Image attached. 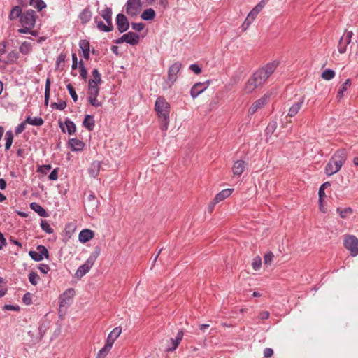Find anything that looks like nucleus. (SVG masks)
<instances>
[{"label":"nucleus","instance_id":"f257e3e1","mask_svg":"<svg viewBox=\"0 0 358 358\" xmlns=\"http://www.w3.org/2000/svg\"><path fill=\"white\" fill-rule=\"evenodd\" d=\"M278 64L279 62L278 61H272L259 68L248 78L244 85L243 91L246 94H250L254 92L255 89L262 87L268 78L275 71Z\"/></svg>","mask_w":358,"mask_h":358},{"label":"nucleus","instance_id":"f03ea898","mask_svg":"<svg viewBox=\"0 0 358 358\" xmlns=\"http://www.w3.org/2000/svg\"><path fill=\"white\" fill-rule=\"evenodd\" d=\"M92 76L93 78L90 79L88 82L87 100L92 106L99 107L102 103L97 99V96L99 94V85L101 83V76L98 69L93 70Z\"/></svg>","mask_w":358,"mask_h":358},{"label":"nucleus","instance_id":"7ed1b4c3","mask_svg":"<svg viewBox=\"0 0 358 358\" xmlns=\"http://www.w3.org/2000/svg\"><path fill=\"white\" fill-rule=\"evenodd\" d=\"M347 159L346 150H337L331 157L325 166V173L331 176L338 172Z\"/></svg>","mask_w":358,"mask_h":358},{"label":"nucleus","instance_id":"20e7f679","mask_svg":"<svg viewBox=\"0 0 358 358\" xmlns=\"http://www.w3.org/2000/svg\"><path fill=\"white\" fill-rule=\"evenodd\" d=\"M36 13L32 10L23 13L20 18L22 28L18 29V32L21 34H30L34 36H36L38 31L31 30L36 23Z\"/></svg>","mask_w":358,"mask_h":358},{"label":"nucleus","instance_id":"39448f33","mask_svg":"<svg viewBox=\"0 0 358 358\" xmlns=\"http://www.w3.org/2000/svg\"><path fill=\"white\" fill-rule=\"evenodd\" d=\"M100 248L96 247L94 251L90 255L85 262L78 268L75 274L76 278H81L90 271V268L92 267L97 257L100 255Z\"/></svg>","mask_w":358,"mask_h":358},{"label":"nucleus","instance_id":"423d86ee","mask_svg":"<svg viewBox=\"0 0 358 358\" xmlns=\"http://www.w3.org/2000/svg\"><path fill=\"white\" fill-rule=\"evenodd\" d=\"M182 63L176 62L171 65L168 69L167 79L165 80L163 85V90H166L171 87L178 79V73L182 69Z\"/></svg>","mask_w":358,"mask_h":358},{"label":"nucleus","instance_id":"0eeeda50","mask_svg":"<svg viewBox=\"0 0 358 358\" xmlns=\"http://www.w3.org/2000/svg\"><path fill=\"white\" fill-rule=\"evenodd\" d=\"M155 110L160 119L167 120L169 118L170 104L164 97L159 96L155 104Z\"/></svg>","mask_w":358,"mask_h":358},{"label":"nucleus","instance_id":"6e6552de","mask_svg":"<svg viewBox=\"0 0 358 358\" xmlns=\"http://www.w3.org/2000/svg\"><path fill=\"white\" fill-rule=\"evenodd\" d=\"M270 96L264 94L263 96L252 103L248 109V115H253L258 110L263 108L268 102Z\"/></svg>","mask_w":358,"mask_h":358},{"label":"nucleus","instance_id":"1a4fd4ad","mask_svg":"<svg viewBox=\"0 0 358 358\" xmlns=\"http://www.w3.org/2000/svg\"><path fill=\"white\" fill-rule=\"evenodd\" d=\"M345 248L350 251L351 255H358V238L355 236H348L344 240Z\"/></svg>","mask_w":358,"mask_h":358},{"label":"nucleus","instance_id":"9d476101","mask_svg":"<svg viewBox=\"0 0 358 358\" xmlns=\"http://www.w3.org/2000/svg\"><path fill=\"white\" fill-rule=\"evenodd\" d=\"M140 0H128L126 5V13L129 16H136L141 10Z\"/></svg>","mask_w":358,"mask_h":358},{"label":"nucleus","instance_id":"9b49d317","mask_svg":"<svg viewBox=\"0 0 358 358\" xmlns=\"http://www.w3.org/2000/svg\"><path fill=\"white\" fill-rule=\"evenodd\" d=\"M209 85L210 80H207L203 83L198 82L195 83L190 90V95L192 98H196L208 87Z\"/></svg>","mask_w":358,"mask_h":358},{"label":"nucleus","instance_id":"f8f14e48","mask_svg":"<svg viewBox=\"0 0 358 358\" xmlns=\"http://www.w3.org/2000/svg\"><path fill=\"white\" fill-rule=\"evenodd\" d=\"M353 33L352 31H345L344 34L339 40L338 45V52L341 54L346 52L347 45L351 42Z\"/></svg>","mask_w":358,"mask_h":358},{"label":"nucleus","instance_id":"ddd939ff","mask_svg":"<svg viewBox=\"0 0 358 358\" xmlns=\"http://www.w3.org/2000/svg\"><path fill=\"white\" fill-rule=\"evenodd\" d=\"M116 24L120 33L127 31L129 27V21L127 17L122 13H119L116 16Z\"/></svg>","mask_w":358,"mask_h":358},{"label":"nucleus","instance_id":"4468645a","mask_svg":"<svg viewBox=\"0 0 358 358\" xmlns=\"http://www.w3.org/2000/svg\"><path fill=\"white\" fill-rule=\"evenodd\" d=\"M305 101V97L302 96L296 102H294L289 108L287 115L285 118L287 117H294L297 115L299 111L301 110L302 106L303 105Z\"/></svg>","mask_w":358,"mask_h":358},{"label":"nucleus","instance_id":"2eb2a0df","mask_svg":"<svg viewBox=\"0 0 358 358\" xmlns=\"http://www.w3.org/2000/svg\"><path fill=\"white\" fill-rule=\"evenodd\" d=\"M183 336H184V333H183L182 330H180L178 332L176 338H170L169 341L171 343V345L167 347L165 349V352H173L174 350H176L177 349V348L178 347L180 341H182Z\"/></svg>","mask_w":358,"mask_h":358},{"label":"nucleus","instance_id":"dca6fc26","mask_svg":"<svg viewBox=\"0 0 358 358\" xmlns=\"http://www.w3.org/2000/svg\"><path fill=\"white\" fill-rule=\"evenodd\" d=\"M247 166V163L243 160L236 161L232 166V172L234 176H241L245 171Z\"/></svg>","mask_w":358,"mask_h":358},{"label":"nucleus","instance_id":"f3484780","mask_svg":"<svg viewBox=\"0 0 358 358\" xmlns=\"http://www.w3.org/2000/svg\"><path fill=\"white\" fill-rule=\"evenodd\" d=\"M59 127L63 132H67L69 135L73 134L76 131V127L74 122L69 119L64 122V125L59 122Z\"/></svg>","mask_w":358,"mask_h":358},{"label":"nucleus","instance_id":"a211bd4d","mask_svg":"<svg viewBox=\"0 0 358 358\" xmlns=\"http://www.w3.org/2000/svg\"><path fill=\"white\" fill-rule=\"evenodd\" d=\"M68 145L72 151H81L83 150L85 144L82 141L73 138L69 140Z\"/></svg>","mask_w":358,"mask_h":358},{"label":"nucleus","instance_id":"6ab92c4d","mask_svg":"<svg viewBox=\"0 0 358 358\" xmlns=\"http://www.w3.org/2000/svg\"><path fill=\"white\" fill-rule=\"evenodd\" d=\"M92 17V11L90 7L84 8L78 15V18L82 24H85L89 22Z\"/></svg>","mask_w":358,"mask_h":358},{"label":"nucleus","instance_id":"aec40b11","mask_svg":"<svg viewBox=\"0 0 358 358\" xmlns=\"http://www.w3.org/2000/svg\"><path fill=\"white\" fill-rule=\"evenodd\" d=\"M122 333V328L121 327H115L112 331L109 333L108 335L106 342L107 343H109L113 346L114 342L115 340L120 336V335Z\"/></svg>","mask_w":358,"mask_h":358},{"label":"nucleus","instance_id":"412c9836","mask_svg":"<svg viewBox=\"0 0 358 358\" xmlns=\"http://www.w3.org/2000/svg\"><path fill=\"white\" fill-rule=\"evenodd\" d=\"M123 37H126L124 42L130 45H135L139 43V35L135 32L129 31L127 34H123Z\"/></svg>","mask_w":358,"mask_h":358},{"label":"nucleus","instance_id":"4be33fe9","mask_svg":"<svg viewBox=\"0 0 358 358\" xmlns=\"http://www.w3.org/2000/svg\"><path fill=\"white\" fill-rule=\"evenodd\" d=\"M94 236V233L93 231L85 229L80 232L78 239L81 243H85L93 238Z\"/></svg>","mask_w":358,"mask_h":358},{"label":"nucleus","instance_id":"5701e85b","mask_svg":"<svg viewBox=\"0 0 358 358\" xmlns=\"http://www.w3.org/2000/svg\"><path fill=\"white\" fill-rule=\"evenodd\" d=\"M100 169L101 162L99 161H94L88 169V173L92 178H96L99 174Z\"/></svg>","mask_w":358,"mask_h":358},{"label":"nucleus","instance_id":"b1692460","mask_svg":"<svg viewBox=\"0 0 358 358\" xmlns=\"http://www.w3.org/2000/svg\"><path fill=\"white\" fill-rule=\"evenodd\" d=\"M79 46L82 50L83 57L88 60L90 59V42L87 40H80L79 42Z\"/></svg>","mask_w":358,"mask_h":358},{"label":"nucleus","instance_id":"393cba45","mask_svg":"<svg viewBox=\"0 0 358 358\" xmlns=\"http://www.w3.org/2000/svg\"><path fill=\"white\" fill-rule=\"evenodd\" d=\"M234 189H225L217 193L214 199L215 203H220L228 198L233 192Z\"/></svg>","mask_w":358,"mask_h":358},{"label":"nucleus","instance_id":"a878e982","mask_svg":"<svg viewBox=\"0 0 358 358\" xmlns=\"http://www.w3.org/2000/svg\"><path fill=\"white\" fill-rule=\"evenodd\" d=\"M83 126L89 131H92L95 126L94 117L91 115H86L83 122Z\"/></svg>","mask_w":358,"mask_h":358},{"label":"nucleus","instance_id":"bb28decb","mask_svg":"<svg viewBox=\"0 0 358 358\" xmlns=\"http://www.w3.org/2000/svg\"><path fill=\"white\" fill-rule=\"evenodd\" d=\"M22 14L23 13L21 7L19 6H15L11 9L8 17L10 20H15L19 17H20Z\"/></svg>","mask_w":358,"mask_h":358},{"label":"nucleus","instance_id":"cd10ccee","mask_svg":"<svg viewBox=\"0 0 358 358\" xmlns=\"http://www.w3.org/2000/svg\"><path fill=\"white\" fill-rule=\"evenodd\" d=\"M30 208L36 212L41 217H47L46 210L38 203L33 202L30 204Z\"/></svg>","mask_w":358,"mask_h":358},{"label":"nucleus","instance_id":"c85d7f7f","mask_svg":"<svg viewBox=\"0 0 358 358\" xmlns=\"http://www.w3.org/2000/svg\"><path fill=\"white\" fill-rule=\"evenodd\" d=\"M351 85L350 79H347L344 83L342 84L337 93V99L340 101L344 94V92L347 91L348 88Z\"/></svg>","mask_w":358,"mask_h":358},{"label":"nucleus","instance_id":"c756f323","mask_svg":"<svg viewBox=\"0 0 358 358\" xmlns=\"http://www.w3.org/2000/svg\"><path fill=\"white\" fill-rule=\"evenodd\" d=\"M25 122L34 126H41L43 124L44 121L41 117H31L29 116L26 118Z\"/></svg>","mask_w":358,"mask_h":358},{"label":"nucleus","instance_id":"7c9ffc66","mask_svg":"<svg viewBox=\"0 0 358 358\" xmlns=\"http://www.w3.org/2000/svg\"><path fill=\"white\" fill-rule=\"evenodd\" d=\"M155 17V12L152 8L145 9L141 14V18L144 20H152Z\"/></svg>","mask_w":358,"mask_h":358},{"label":"nucleus","instance_id":"2f4dec72","mask_svg":"<svg viewBox=\"0 0 358 358\" xmlns=\"http://www.w3.org/2000/svg\"><path fill=\"white\" fill-rule=\"evenodd\" d=\"M111 348L112 345L106 343L105 345L98 352L96 358H106Z\"/></svg>","mask_w":358,"mask_h":358},{"label":"nucleus","instance_id":"473e14b6","mask_svg":"<svg viewBox=\"0 0 358 358\" xmlns=\"http://www.w3.org/2000/svg\"><path fill=\"white\" fill-rule=\"evenodd\" d=\"M6 143H5V149L6 150H9L12 145L13 141V134L12 131L9 130L6 133Z\"/></svg>","mask_w":358,"mask_h":358},{"label":"nucleus","instance_id":"72a5a7b5","mask_svg":"<svg viewBox=\"0 0 358 358\" xmlns=\"http://www.w3.org/2000/svg\"><path fill=\"white\" fill-rule=\"evenodd\" d=\"M94 22L96 24V27L99 31L104 32L110 31V28L108 26H106V24H104L103 22L98 20V17H94Z\"/></svg>","mask_w":358,"mask_h":358},{"label":"nucleus","instance_id":"f704fd0d","mask_svg":"<svg viewBox=\"0 0 358 358\" xmlns=\"http://www.w3.org/2000/svg\"><path fill=\"white\" fill-rule=\"evenodd\" d=\"M30 5L39 11L46 7L45 3L43 0H30Z\"/></svg>","mask_w":358,"mask_h":358},{"label":"nucleus","instance_id":"c9c22d12","mask_svg":"<svg viewBox=\"0 0 358 358\" xmlns=\"http://www.w3.org/2000/svg\"><path fill=\"white\" fill-rule=\"evenodd\" d=\"M19 50H20V52L23 55L29 54L31 50V43H29L27 41L23 42L20 45Z\"/></svg>","mask_w":358,"mask_h":358},{"label":"nucleus","instance_id":"e433bc0d","mask_svg":"<svg viewBox=\"0 0 358 358\" xmlns=\"http://www.w3.org/2000/svg\"><path fill=\"white\" fill-rule=\"evenodd\" d=\"M277 122L271 121L268 123L266 128V134L271 136L277 129Z\"/></svg>","mask_w":358,"mask_h":358},{"label":"nucleus","instance_id":"4c0bfd02","mask_svg":"<svg viewBox=\"0 0 358 358\" xmlns=\"http://www.w3.org/2000/svg\"><path fill=\"white\" fill-rule=\"evenodd\" d=\"M335 76V72L334 70L327 69L324 70L321 75V77L326 80H330Z\"/></svg>","mask_w":358,"mask_h":358},{"label":"nucleus","instance_id":"58836bf2","mask_svg":"<svg viewBox=\"0 0 358 358\" xmlns=\"http://www.w3.org/2000/svg\"><path fill=\"white\" fill-rule=\"evenodd\" d=\"M40 280L39 275L34 271L29 274V280L32 285H36Z\"/></svg>","mask_w":358,"mask_h":358},{"label":"nucleus","instance_id":"ea45409f","mask_svg":"<svg viewBox=\"0 0 358 358\" xmlns=\"http://www.w3.org/2000/svg\"><path fill=\"white\" fill-rule=\"evenodd\" d=\"M50 107L52 109H56V110H63L66 107V103L65 101L61 100L58 103H55V102L52 103L50 104Z\"/></svg>","mask_w":358,"mask_h":358},{"label":"nucleus","instance_id":"a19ab883","mask_svg":"<svg viewBox=\"0 0 358 358\" xmlns=\"http://www.w3.org/2000/svg\"><path fill=\"white\" fill-rule=\"evenodd\" d=\"M330 185H331V184L329 182H326L323 183L319 188L318 194H319L320 202L322 201V198L325 196V193H324L325 189L327 188L328 187H329Z\"/></svg>","mask_w":358,"mask_h":358},{"label":"nucleus","instance_id":"79ce46f5","mask_svg":"<svg viewBox=\"0 0 358 358\" xmlns=\"http://www.w3.org/2000/svg\"><path fill=\"white\" fill-rule=\"evenodd\" d=\"M36 250L39 254L41 255V257L43 258L48 259L49 257V252L47 248L42 245H39L37 246Z\"/></svg>","mask_w":358,"mask_h":358},{"label":"nucleus","instance_id":"37998d69","mask_svg":"<svg viewBox=\"0 0 358 358\" xmlns=\"http://www.w3.org/2000/svg\"><path fill=\"white\" fill-rule=\"evenodd\" d=\"M99 14L104 20H109V17H112V9L109 7H106Z\"/></svg>","mask_w":358,"mask_h":358},{"label":"nucleus","instance_id":"c03bdc74","mask_svg":"<svg viewBox=\"0 0 358 358\" xmlns=\"http://www.w3.org/2000/svg\"><path fill=\"white\" fill-rule=\"evenodd\" d=\"M41 229L48 234L53 233V229L50 227L49 223L46 220H41Z\"/></svg>","mask_w":358,"mask_h":358},{"label":"nucleus","instance_id":"a18cd8bd","mask_svg":"<svg viewBox=\"0 0 358 358\" xmlns=\"http://www.w3.org/2000/svg\"><path fill=\"white\" fill-rule=\"evenodd\" d=\"M261 266H262V259L259 256L255 257L252 259V266L253 269L255 271H258L261 268Z\"/></svg>","mask_w":358,"mask_h":358},{"label":"nucleus","instance_id":"49530a36","mask_svg":"<svg viewBox=\"0 0 358 358\" xmlns=\"http://www.w3.org/2000/svg\"><path fill=\"white\" fill-rule=\"evenodd\" d=\"M66 88L70 94V96H71L72 99L74 102H76L78 101V95L76 92V90L74 87L72 86L71 84H68L66 86Z\"/></svg>","mask_w":358,"mask_h":358},{"label":"nucleus","instance_id":"de8ad7c7","mask_svg":"<svg viewBox=\"0 0 358 358\" xmlns=\"http://www.w3.org/2000/svg\"><path fill=\"white\" fill-rule=\"evenodd\" d=\"M29 255L31 258L36 262H40L43 259V257H41V255L39 254L38 251L31 250L29 251Z\"/></svg>","mask_w":358,"mask_h":358},{"label":"nucleus","instance_id":"09e8293b","mask_svg":"<svg viewBox=\"0 0 358 358\" xmlns=\"http://www.w3.org/2000/svg\"><path fill=\"white\" fill-rule=\"evenodd\" d=\"M264 6V1H261L250 12L257 17V14L262 10Z\"/></svg>","mask_w":358,"mask_h":358},{"label":"nucleus","instance_id":"8fccbe9b","mask_svg":"<svg viewBox=\"0 0 358 358\" xmlns=\"http://www.w3.org/2000/svg\"><path fill=\"white\" fill-rule=\"evenodd\" d=\"M51 165L50 164H45L38 166L37 169V172L41 173L42 174L46 175L48 172L51 169Z\"/></svg>","mask_w":358,"mask_h":358},{"label":"nucleus","instance_id":"3c124183","mask_svg":"<svg viewBox=\"0 0 358 358\" xmlns=\"http://www.w3.org/2000/svg\"><path fill=\"white\" fill-rule=\"evenodd\" d=\"M274 255L272 252H267L264 257V264L266 265H270L273 259Z\"/></svg>","mask_w":358,"mask_h":358},{"label":"nucleus","instance_id":"603ef678","mask_svg":"<svg viewBox=\"0 0 358 358\" xmlns=\"http://www.w3.org/2000/svg\"><path fill=\"white\" fill-rule=\"evenodd\" d=\"M38 268L39 271L43 274H47L50 270V266L45 264H40Z\"/></svg>","mask_w":358,"mask_h":358},{"label":"nucleus","instance_id":"864d4df0","mask_svg":"<svg viewBox=\"0 0 358 358\" xmlns=\"http://www.w3.org/2000/svg\"><path fill=\"white\" fill-rule=\"evenodd\" d=\"M26 124H27V122H25V120L24 122H22V123H20V124H18L16 128H15V134H20L21 133H22L24 131V130L25 129V125Z\"/></svg>","mask_w":358,"mask_h":358},{"label":"nucleus","instance_id":"5fc2aeb1","mask_svg":"<svg viewBox=\"0 0 358 358\" xmlns=\"http://www.w3.org/2000/svg\"><path fill=\"white\" fill-rule=\"evenodd\" d=\"M22 301L26 305H30L32 303V298L31 294L29 292L26 293L23 296Z\"/></svg>","mask_w":358,"mask_h":358},{"label":"nucleus","instance_id":"6e6d98bb","mask_svg":"<svg viewBox=\"0 0 358 358\" xmlns=\"http://www.w3.org/2000/svg\"><path fill=\"white\" fill-rule=\"evenodd\" d=\"M337 210L339 211V215L342 218H345L348 214L352 213V209L350 208H346L343 210L338 208Z\"/></svg>","mask_w":358,"mask_h":358},{"label":"nucleus","instance_id":"4d7b16f0","mask_svg":"<svg viewBox=\"0 0 358 358\" xmlns=\"http://www.w3.org/2000/svg\"><path fill=\"white\" fill-rule=\"evenodd\" d=\"M189 69L196 74H199L201 72V67L196 64H192L189 66Z\"/></svg>","mask_w":358,"mask_h":358},{"label":"nucleus","instance_id":"13d9d810","mask_svg":"<svg viewBox=\"0 0 358 358\" xmlns=\"http://www.w3.org/2000/svg\"><path fill=\"white\" fill-rule=\"evenodd\" d=\"M65 59H66V55L63 54V53H60L56 60L57 67H59L60 64L64 62Z\"/></svg>","mask_w":358,"mask_h":358},{"label":"nucleus","instance_id":"bf43d9fd","mask_svg":"<svg viewBox=\"0 0 358 358\" xmlns=\"http://www.w3.org/2000/svg\"><path fill=\"white\" fill-rule=\"evenodd\" d=\"M87 199H88L89 201L92 203V207L93 209L96 208L97 207L96 202L95 201L96 200V197H95L94 194L92 192H91L89 194V196L87 197Z\"/></svg>","mask_w":358,"mask_h":358},{"label":"nucleus","instance_id":"052dcab7","mask_svg":"<svg viewBox=\"0 0 358 358\" xmlns=\"http://www.w3.org/2000/svg\"><path fill=\"white\" fill-rule=\"evenodd\" d=\"M131 27L134 30L136 31H141L144 28V24L141 22L140 23H132Z\"/></svg>","mask_w":358,"mask_h":358},{"label":"nucleus","instance_id":"680f3d73","mask_svg":"<svg viewBox=\"0 0 358 358\" xmlns=\"http://www.w3.org/2000/svg\"><path fill=\"white\" fill-rule=\"evenodd\" d=\"M48 178L50 180H57L58 178V169H53L50 173Z\"/></svg>","mask_w":358,"mask_h":358},{"label":"nucleus","instance_id":"e2e57ef3","mask_svg":"<svg viewBox=\"0 0 358 358\" xmlns=\"http://www.w3.org/2000/svg\"><path fill=\"white\" fill-rule=\"evenodd\" d=\"M273 355V349L266 348L264 350V356L266 358L271 357Z\"/></svg>","mask_w":358,"mask_h":358},{"label":"nucleus","instance_id":"0e129e2a","mask_svg":"<svg viewBox=\"0 0 358 358\" xmlns=\"http://www.w3.org/2000/svg\"><path fill=\"white\" fill-rule=\"evenodd\" d=\"M7 245L6 238L3 234L0 231V250H2L4 246Z\"/></svg>","mask_w":358,"mask_h":358},{"label":"nucleus","instance_id":"69168bd1","mask_svg":"<svg viewBox=\"0 0 358 358\" xmlns=\"http://www.w3.org/2000/svg\"><path fill=\"white\" fill-rule=\"evenodd\" d=\"M270 313L268 311H262L259 314L258 318L261 320H266L269 317Z\"/></svg>","mask_w":358,"mask_h":358},{"label":"nucleus","instance_id":"338daca9","mask_svg":"<svg viewBox=\"0 0 358 358\" xmlns=\"http://www.w3.org/2000/svg\"><path fill=\"white\" fill-rule=\"evenodd\" d=\"M78 68V59L76 53L72 54V69H76Z\"/></svg>","mask_w":358,"mask_h":358},{"label":"nucleus","instance_id":"774afa93","mask_svg":"<svg viewBox=\"0 0 358 358\" xmlns=\"http://www.w3.org/2000/svg\"><path fill=\"white\" fill-rule=\"evenodd\" d=\"M80 76L84 80L87 79V71L85 67H83V68L80 69Z\"/></svg>","mask_w":358,"mask_h":358}]
</instances>
